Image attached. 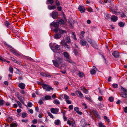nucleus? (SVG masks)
Masks as SVG:
<instances>
[{
	"mask_svg": "<svg viewBox=\"0 0 127 127\" xmlns=\"http://www.w3.org/2000/svg\"><path fill=\"white\" fill-rule=\"evenodd\" d=\"M85 98L88 100L90 101H92V99L90 96H85Z\"/></svg>",
	"mask_w": 127,
	"mask_h": 127,
	"instance_id": "bb28decb",
	"label": "nucleus"
},
{
	"mask_svg": "<svg viewBox=\"0 0 127 127\" xmlns=\"http://www.w3.org/2000/svg\"><path fill=\"white\" fill-rule=\"evenodd\" d=\"M40 75L42 76H46L49 77H51V75H50L49 73H44L42 72L40 73Z\"/></svg>",
	"mask_w": 127,
	"mask_h": 127,
	"instance_id": "f8f14e48",
	"label": "nucleus"
},
{
	"mask_svg": "<svg viewBox=\"0 0 127 127\" xmlns=\"http://www.w3.org/2000/svg\"><path fill=\"white\" fill-rule=\"evenodd\" d=\"M9 70L11 73H12L13 72V69L11 66L9 67Z\"/></svg>",
	"mask_w": 127,
	"mask_h": 127,
	"instance_id": "58836bf2",
	"label": "nucleus"
},
{
	"mask_svg": "<svg viewBox=\"0 0 127 127\" xmlns=\"http://www.w3.org/2000/svg\"><path fill=\"white\" fill-rule=\"evenodd\" d=\"M4 101L2 99H0V105L2 106L4 103Z\"/></svg>",
	"mask_w": 127,
	"mask_h": 127,
	"instance_id": "2f4dec72",
	"label": "nucleus"
},
{
	"mask_svg": "<svg viewBox=\"0 0 127 127\" xmlns=\"http://www.w3.org/2000/svg\"><path fill=\"white\" fill-rule=\"evenodd\" d=\"M66 102L68 104H71V101H70L69 99L67 100L66 101Z\"/></svg>",
	"mask_w": 127,
	"mask_h": 127,
	"instance_id": "680f3d73",
	"label": "nucleus"
},
{
	"mask_svg": "<svg viewBox=\"0 0 127 127\" xmlns=\"http://www.w3.org/2000/svg\"><path fill=\"white\" fill-rule=\"evenodd\" d=\"M37 120L36 119H34L32 121V123L34 124H35L37 123Z\"/></svg>",
	"mask_w": 127,
	"mask_h": 127,
	"instance_id": "6e6d98bb",
	"label": "nucleus"
},
{
	"mask_svg": "<svg viewBox=\"0 0 127 127\" xmlns=\"http://www.w3.org/2000/svg\"><path fill=\"white\" fill-rule=\"evenodd\" d=\"M27 114L26 113L23 112L22 113V116L23 118H25L26 117L27 115Z\"/></svg>",
	"mask_w": 127,
	"mask_h": 127,
	"instance_id": "c03bdc74",
	"label": "nucleus"
},
{
	"mask_svg": "<svg viewBox=\"0 0 127 127\" xmlns=\"http://www.w3.org/2000/svg\"><path fill=\"white\" fill-rule=\"evenodd\" d=\"M111 20L113 22H116L118 19L117 17L114 15H113L111 18Z\"/></svg>",
	"mask_w": 127,
	"mask_h": 127,
	"instance_id": "4468645a",
	"label": "nucleus"
},
{
	"mask_svg": "<svg viewBox=\"0 0 127 127\" xmlns=\"http://www.w3.org/2000/svg\"><path fill=\"white\" fill-rule=\"evenodd\" d=\"M54 123L56 125H59L61 123V122L59 120H57L55 121Z\"/></svg>",
	"mask_w": 127,
	"mask_h": 127,
	"instance_id": "4be33fe9",
	"label": "nucleus"
},
{
	"mask_svg": "<svg viewBox=\"0 0 127 127\" xmlns=\"http://www.w3.org/2000/svg\"><path fill=\"white\" fill-rule=\"evenodd\" d=\"M124 111L125 113H127V106L125 107L124 109Z\"/></svg>",
	"mask_w": 127,
	"mask_h": 127,
	"instance_id": "774afa93",
	"label": "nucleus"
},
{
	"mask_svg": "<svg viewBox=\"0 0 127 127\" xmlns=\"http://www.w3.org/2000/svg\"><path fill=\"white\" fill-rule=\"evenodd\" d=\"M61 34L59 33L56 34L54 36V37L55 38L57 39L61 37Z\"/></svg>",
	"mask_w": 127,
	"mask_h": 127,
	"instance_id": "6ab92c4d",
	"label": "nucleus"
},
{
	"mask_svg": "<svg viewBox=\"0 0 127 127\" xmlns=\"http://www.w3.org/2000/svg\"><path fill=\"white\" fill-rule=\"evenodd\" d=\"M75 93L76 94L78 93L81 98H82L84 97L83 95L81 92L76 90L75 91Z\"/></svg>",
	"mask_w": 127,
	"mask_h": 127,
	"instance_id": "2eb2a0df",
	"label": "nucleus"
},
{
	"mask_svg": "<svg viewBox=\"0 0 127 127\" xmlns=\"http://www.w3.org/2000/svg\"><path fill=\"white\" fill-rule=\"evenodd\" d=\"M87 10L89 12H91L93 11V9L90 7H89L87 8Z\"/></svg>",
	"mask_w": 127,
	"mask_h": 127,
	"instance_id": "4c0bfd02",
	"label": "nucleus"
},
{
	"mask_svg": "<svg viewBox=\"0 0 127 127\" xmlns=\"http://www.w3.org/2000/svg\"><path fill=\"white\" fill-rule=\"evenodd\" d=\"M91 73L92 74H93L96 73L95 70H94V69H92L90 71Z\"/></svg>",
	"mask_w": 127,
	"mask_h": 127,
	"instance_id": "ea45409f",
	"label": "nucleus"
},
{
	"mask_svg": "<svg viewBox=\"0 0 127 127\" xmlns=\"http://www.w3.org/2000/svg\"><path fill=\"white\" fill-rule=\"evenodd\" d=\"M56 8V6L49 5L48 6V8L49 10L55 9Z\"/></svg>",
	"mask_w": 127,
	"mask_h": 127,
	"instance_id": "f3484780",
	"label": "nucleus"
},
{
	"mask_svg": "<svg viewBox=\"0 0 127 127\" xmlns=\"http://www.w3.org/2000/svg\"><path fill=\"white\" fill-rule=\"evenodd\" d=\"M112 12L113 14H115L116 15H117L119 13L118 12H117L115 11H112Z\"/></svg>",
	"mask_w": 127,
	"mask_h": 127,
	"instance_id": "13d9d810",
	"label": "nucleus"
},
{
	"mask_svg": "<svg viewBox=\"0 0 127 127\" xmlns=\"http://www.w3.org/2000/svg\"><path fill=\"white\" fill-rule=\"evenodd\" d=\"M64 47L67 50H68L69 49L70 47L69 46L67 45L66 44H65V45H64Z\"/></svg>",
	"mask_w": 127,
	"mask_h": 127,
	"instance_id": "c9c22d12",
	"label": "nucleus"
},
{
	"mask_svg": "<svg viewBox=\"0 0 127 127\" xmlns=\"http://www.w3.org/2000/svg\"><path fill=\"white\" fill-rule=\"evenodd\" d=\"M111 0H104V2L106 3L107 2H109L110 3L111 2Z\"/></svg>",
	"mask_w": 127,
	"mask_h": 127,
	"instance_id": "052dcab7",
	"label": "nucleus"
},
{
	"mask_svg": "<svg viewBox=\"0 0 127 127\" xmlns=\"http://www.w3.org/2000/svg\"><path fill=\"white\" fill-rule=\"evenodd\" d=\"M22 121L23 122L27 123L28 122V120H22Z\"/></svg>",
	"mask_w": 127,
	"mask_h": 127,
	"instance_id": "69168bd1",
	"label": "nucleus"
},
{
	"mask_svg": "<svg viewBox=\"0 0 127 127\" xmlns=\"http://www.w3.org/2000/svg\"><path fill=\"white\" fill-rule=\"evenodd\" d=\"M74 110L75 111L77 112L79 111V109L77 107H75L74 108Z\"/></svg>",
	"mask_w": 127,
	"mask_h": 127,
	"instance_id": "4d7b16f0",
	"label": "nucleus"
},
{
	"mask_svg": "<svg viewBox=\"0 0 127 127\" xmlns=\"http://www.w3.org/2000/svg\"><path fill=\"white\" fill-rule=\"evenodd\" d=\"M103 118L105 120H106V121L107 122H109V119L106 116H104Z\"/></svg>",
	"mask_w": 127,
	"mask_h": 127,
	"instance_id": "3c124183",
	"label": "nucleus"
},
{
	"mask_svg": "<svg viewBox=\"0 0 127 127\" xmlns=\"http://www.w3.org/2000/svg\"><path fill=\"white\" fill-rule=\"evenodd\" d=\"M59 109L57 108H52L50 109L51 112L53 114H56L59 111Z\"/></svg>",
	"mask_w": 127,
	"mask_h": 127,
	"instance_id": "0eeeda50",
	"label": "nucleus"
},
{
	"mask_svg": "<svg viewBox=\"0 0 127 127\" xmlns=\"http://www.w3.org/2000/svg\"><path fill=\"white\" fill-rule=\"evenodd\" d=\"M53 47H51V48L52 50L54 52L57 53H60L63 52V51L60 50V46L58 45H57L55 46V49H53Z\"/></svg>",
	"mask_w": 127,
	"mask_h": 127,
	"instance_id": "7ed1b4c3",
	"label": "nucleus"
},
{
	"mask_svg": "<svg viewBox=\"0 0 127 127\" xmlns=\"http://www.w3.org/2000/svg\"><path fill=\"white\" fill-rule=\"evenodd\" d=\"M63 54L65 59L70 64H73L74 62L71 59V57L69 54L66 52H64Z\"/></svg>",
	"mask_w": 127,
	"mask_h": 127,
	"instance_id": "f03ea898",
	"label": "nucleus"
},
{
	"mask_svg": "<svg viewBox=\"0 0 127 127\" xmlns=\"http://www.w3.org/2000/svg\"><path fill=\"white\" fill-rule=\"evenodd\" d=\"M66 43H70V40L69 37H67L66 38Z\"/></svg>",
	"mask_w": 127,
	"mask_h": 127,
	"instance_id": "a878e982",
	"label": "nucleus"
},
{
	"mask_svg": "<svg viewBox=\"0 0 127 127\" xmlns=\"http://www.w3.org/2000/svg\"><path fill=\"white\" fill-rule=\"evenodd\" d=\"M54 103L55 104L58 105L60 103V102L58 99H56L54 100Z\"/></svg>",
	"mask_w": 127,
	"mask_h": 127,
	"instance_id": "b1692460",
	"label": "nucleus"
},
{
	"mask_svg": "<svg viewBox=\"0 0 127 127\" xmlns=\"http://www.w3.org/2000/svg\"><path fill=\"white\" fill-rule=\"evenodd\" d=\"M98 125L99 127H106L101 122L99 123Z\"/></svg>",
	"mask_w": 127,
	"mask_h": 127,
	"instance_id": "c85d7f7f",
	"label": "nucleus"
},
{
	"mask_svg": "<svg viewBox=\"0 0 127 127\" xmlns=\"http://www.w3.org/2000/svg\"><path fill=\"white\" fill-rule=\"evenodd\" d=\"M112 86L114 88H118V85L117 84H112Z\"/></svg>",
	"mask_w": 127,
	"mask_h": 127,
	"instance_id": "8fccbe9b",
	"label": "nucleus"
},
{
	"mask_svg": "<svg viewBox=\"0 0 127 127\" xmlns=\"http://www.w3.org/2000/svg\"><path fill=\"white\" fill-rule=\"evenodd\" d=\"M28 105L29 107H31L32 106V103L30 102L28 103Z\"/></svg>",
	"mask_w": 127,
	"mask_h": 127,
	"instance_id": "bf43d9fd",
	"label": "nucleus"
},
{
	"mask_svg": "<svg viewBox=\"0 0 127 127\" xmlns=\"http://www.w3.org/2000/svg\"><path fill=\"white\" fill-rule=\"evenodd\" d=\"M87 40L88 42L91 45L93 42V41L90 38H88L87 39Z\"/></svg>",
	"mask_w": 127,
	"mask_h": 127,
	"instance_id": "cd10ccee",
	"label": "nucleus"
},
{
	"mask_svg": "<svg viewBox=\"0 0 127 127\" xmlns=\"http://www.w3.org/2000/svg\"><path fill=\"white\" fill-rule=\"evenodd\" d=\"M63 61V58L59 56H56L55 59L53 60L52 62L54 65L56 67H58Z\"/></svg>",
	"mask_w": 127,
	"mask_h": 127,
	"instance_id": "f257e3e1",
	"label": "nucleus"
},
{
	"mask_svg": "<svg viewBox=\"0 0 127 127\" xmlns=\"http://www.w3.org/2000/svg\"><path fill=\"white\" fill-rule=\"evenodd\" d=\"M41 85L43 89L45 90H46L48 86V85L44 84H42Z\"/></svg>",
	"mask_w": 127,
	"mask_h": 127,
	"instance_id": "393cba45",
	"label": "nucleus"
},
{
	"mask_svg": "<svg viewBox=\"0 0 127 127\" xmlns=\"http://www.w3.org/2000/svg\"><path fill=\"white\" fill-rule=\"evenodd\" d=\"M57 8L59 11H61L62 10V7L61 6H58Z\"/></svg>",
	"mask_w": 127,
	"mask_h": 127,
	"instance_id": "0e129e2a",
	"label": "nucleus"
},
{
	"mask_svg": "<svg viewBox=\"0 0 127 127\" xmlns=\"http://www.w3.org/2000/svg\"><path fill=\"white\" fill-rule=\"evenodd\" d=\"M91 45L93 47L95 48H97V45L95 42H94Z\"/></svg>",
	"mask_w": 127,
	"mask_h": 127,
	"instance_id": "5701e85b",
	"label": "nucleus"
},
{
	"mask_svg": "<svg viewBox=\"0 0 127 127\" xmlns=\"http://www.w3.org/2000/svg\"><path fill=\"white\" fill-rule=\"evenodd\" d=\"M18 98L21 102L23 104H24V101L21 97H18Z\"/></svg>",
	"mask_w": 127,
	"mask_h": 127,
	"instance_id": "a18cd8bd",
	"label": "nucleus"
},
{
	"mask_svg": "<svg viewBox=\"0 0 127 127\" xmlns=\"http://www.w3.org/2000/svg\"><path fill=\"white\" fill-rule=\"evenodd\" d=\"M56 2L57 5L58 6L60 5V4L59 1L58 0H56Z\"/></svg>",
	"mask_w": 127,
	"mask_h": 127,
	"instance_id": "5fc2aeb1",
	"label": "nucleus"
},
{
	"mask_svg": "<svg viewBox=\"0 0 127 127\" xmlns=\"http://www.w3.org/2000/svg\"><path fill=\"white\" fill-rule=\"evenodd\" d=\"M78 75L79 77L81 78H82L85 76L84 73L82 72L79 71Z\"/></svg>",
	"mask_w": 127,
	"mask_h": 127,
	"instance_id": "dca6fc26",
	"label": "nucleus"
},
{
	"mask_svg": "<svg viewBox=\"0 0 127 127\" xmlns=\"http://www.w3.org/2000/svg\"><path fill=\"white\" fill-rule=\"evenodd\" d=\"M81 90L86 94H87L88 91L85 89V88L81 87Z\"/></svg>",
	"mask_w": 127,
	"mask_h": 127,
	"instance_id": "a211bd4d",
	"label": "nucleus"
},
{
	"mask_svg": "<svg viewBox=\"0 0 127 127\" xmlns=\"http://www.w3.org/2000/svg\"><path fill=\"white\" fill-rule=\"evenodd\" d=\"M46 90V91H50V90L52 91L53 90V88L51 87L48 85V86L47 87Z\"/></svg>",
	"mask_w": 127,
	"mask_h": 127,
	"instance_id": "aec40b11",
	"label": "nucleus"
},
{
	"mask_svg": "<svg viewBox=\"0 0 127 127\" xmlns=\"http://www.w3.org/2000/svg\"><path fill=\"white\" fill-rule=\"evenodd\" d=\"M59 32V33L61 34H64L66 32L65 30H62L61 29H59L58 30Z\"/></svg>",
	"mask_w": 127,
	"mask_h": 127,
	"instance_id": "412c9836",
	"label": "nucleus"
},
{
	"mask_svg": "<svg viewBox=\"0 0 127 127\" xmlns=\"http://www.w3.org/2000/svg\"><path fill=\"white\" fill-rule=\"evenodd\" d=\"M121 90L124 92V93H122L120 95V96L123 97H127V93L126 90L123 87L121 86Z\"/></svg>",
	"mask_w": 127,
	"mask_h": 127,
	"instance_id": "20e7f679",
	"label": "nucleus"
},
{
	"mask_svg": "<svg viewBox=\"0 0 127 127\" xmlns=\"http://www.w3.org/2000/svg\"><path fill=\"white\" fill-rule=\"evenodd\" d=\"M92 111V112L95 115H96L97 116L98 115V112L95 110H93Z\"/></svg>",
	"mask_w": 127,
	"mask_h": 127,
	"instance_id": "7c9ffc66",
	"label": "nucleus"
},
{
	"mask_svg": "<svg viewBox=\"0 0 127 127\" xmlns=\"http://www.w3.org/2000/svg\"><path fill=\"white\" fill-rule=\"evenodd\" d=\"M51 98V97L49 95H46L45 96L44 98L46 100H48Z\"/></svg>",
	"mask_w": 127,
	"mask_h": 127,
	"instance_id": "473e14b6",
	"label": "nucleus"
},
{
	"mask_svg": "<svg viewBox=\"0 0 127 127\" xmlns=\"http://www.w3.org/2000/svg\"><path fill=\"white\" fill-rule=\"evenodd\" d=\"M61 44L62 45H65V44H66V42H65L64 40H61Z\"/></svg>",
	"mask_w": 127,
	"mask_h": 127,
	"instance_id": "79ce46f5",
	"label": "nucleus"
},
{
	"mask_svg": "<svg viewBox=\"0 0 127 127\" xmlns=\"http://www.w3.org/2000/svg\"><path fill=\"white\" fill-rule=\"evenodd\" d=\"M69 108L70 110H72L73 109V106L72 105H69Z\"/></svg>",
	"mask_w": 127,
	"mask_h": 127,
	"instance_id": "e2e57ef3",
	"label": "nucleus"
},
{
	"mask_svg": "<svg viewBox=\"0 0 127 127\" xmlns=\"http://www.w3.org/2000/svg\"><path fill=\"white\" fill-rule=\"evenodd\" d=\"M67 123L69 125L71 126L72 127H75V126L74 122L73 121L68 120L67 121Z\"/></svg>",
	"mask_w": 127,
	"mask_h": 127,
	"instance_id": "9d476101",
	"label": "nucleus"
},
{
	"mask_svg": "<svg viewBox=\"0 0 127 127\" xmlns=\"http://www.w3.org/2000/svg\"><path fill=\"white\" fill-rule=\"evenodd\" d=\"M47 2L48 4H52L54 3V1L53 0H47Z\"/></svg>",
	"mask_w": 127,
	"mask_h": 127,
	"instance_id": "c756f323",
	"label": "nucleus"
},
{
	"mask_svg": "<svg viewBox=\"0 0 127 127\" xmlns=\"http://www.w3.org/2000/svg\"><path fill=\"white\" fill-rule=\"evenodd\" d=\"M109 100L110 102H112L114 100V97L112 96H111L109 98Z\"/></svg>",
	"mask_w": 127,
	"mask_h": 127,
	"instance_id": "37998d69",
	"label": "nucleus"
},
{
	"mask_svg": "<svg viewBox=\"0 0 127 127\" xmlns=\"http://www.w3.org/2000/svg\"><path fill=\"white\" fill-rule=\"evenodd\" d=\"M120 15L121 17H124L126 16L125 14L123 12H121L120 13Z\"/></svg>",
	"mask_w": 127,
	"mask_h": 127,
	"instance_id": "de8ad7c7",
	"label": "nucleus"
},
{
	"mask_svg": "<svg viewBox=\"0 0 127 127\" xmlns=\"http://www.w3.org/2000/svg\"><path fill=\"white\" fill-rule=\"evenodd\" d=\"M18 87L22 89H24L25 88V85L22 83H20L18 84Z\"/></svg>",
	"mask_w": 127,
	"mask_h": 127,
	"instance_id": "ddd939ff",
	"label": "nucleus"
},
{
	"mask_svg": "<svg viewBox=\"0 0 127 127\" xmlns=\"http://www.w3.org/2000/svg\"><path fill=\"white\" fill-rule=\"evenodd\" d=\"M78 9L79 11L82 13H84L85 11V8L83 6H79L78 7Z\"/></svg>",
	"mask_w": 127,
	"mask_h": 127,
	"instance_id": "423d86ee",
	"label": "nucleus"
},
{
	"mask_svg": "<svg viewBox=\"0 0 127 127\" xmlns=\"http://www.w3.org/2000/svg\"><path fill=\"white\" fill-rule=\"evenodd\" d=\"M59 23L58 22H56L54 23L53 22H52L51 24V26H53L55 28H58L59 27Z\"/></svg>",
	"mask_w": 127,
	"mask_h": 127,
	"instance_id": "9b49d317",
	"label": "nucleus"
},
{
	"mask_svg": "<svg viewBox=\"0 0 127 127\" xmlns=\"http://www.w3.org/2000/svg\"><path fill=\"white\" fill-rule=\"evenodd\" d=\"M13 53L14 55H16V56H17V55H19V54L18 53L16 52H15L14 51H13Z\"/></svg>",
	"mask_w": 127,
	"mask_h": 127,
	"instance_id": "338daca9",
	"label": "nucleus"
},
{
	"mask_svg": "<svg viewBox=\"0 0 127 127\" xmlns=\"http://www.w3.org/2000/svg\"><path fill=\"white\" fill-rule=\"evenodd\" d=\"M59 23V24H63L64 23V21L62 19H61L59 21V22H58Z\"/></svg>",
	"mask_w": 127,
	"mask_h": 127,
	"instance_id": "a19ab883",
	"label": "nucleus"
},
{
	"mask_svg": "<svg viewBox=\"0 0 127 127\" xmlns=\"http://www.w3.org/2000/svg\"><path fill=\"white\" fill-rule=\"evenodd\" d=\"M80 43L82 46H85L86 48H88L89 47L88 44L87 42L84 39H82L80 40Z\"/></svg>",
	"mask_w": 127,
	"mask_h": 127,
	"instance_id": "39448f33",
	"label": "nucleus"
},
{
	"mask_svg": "<svg viewBox=\"0 0 127 127\" xmlns=\"http://www.w3.org/2000/svg\"><path fill=\"white\" fill-rule=\"evenodd\" d=\"M112 54L113 56L116 58L118 57L119 56V53L116 51H114L112 53Z\"/></svg>",
	"mask_w": 127,
	"mask_h": 127,
	"instance_id": "6e6552de",
	"label": "nucleus"
},
{
	"mask_svg": "<svg viewBox=\"0 0 127 127\" xmlns=\"http://www.w3.org/2000/svg\"><path fill=\"white\" fill-rule=\"evenodd\" d=\"M64 98L65 99H69V96L66 95H64Z\"/></svg>",
	"mask_w": 127,
	"mask_h": 127,
	"instance_id": "864d4df0",
	"label": "nucleus"
},
{
	"mask_svg": "<svg viewBox=\"0 0 127 127\" xmlns=\"http://www.w3.org/2000/svg\"><path fill=\"white\" fill-rule=\"evenodd\" d=\"M9 23L7 21H5V25L6 26H8L9 25Z\"/></svg>",
	"mask_w": 127,
	"mask_h": 127,
	"instance_id": "603ef678",
	"label": "nucleus"
},
{
	"mask_svg": "<svg viewBox=\"0 0 127 127\" xmlns=\"http://www.w3.org/2000/svg\"><path fill=\"white\" fill-rule=\"evenodd\" d=\"M58 12L54 11L52 12L51 16L53 18L55 19L58 16Z\"/></svg>",
	"mask_w": 127,
	"mask_h": 127,
	"instance_id": "1a4fd4ad",
	"label": "nucleus"
},
{
	"mask_svg": "<svg viewBox=\"0 0 127 127\" xmlns=\"http://www.w3.org/2000/svg\"><path fill=\"white\" fill-rule=\"evenodd\" d=\"M17 103L18 104L20 108H22V106L21 102L19 101H17Z\"/></svg>",
	"mask_w": 127,
	"mask_h": 127,
	"instance_id": "72a5a7b5",
	"label": "nucleus"
},
{
	"mask_svg": "<svg viewBox=\"0 0 127 127\" xmlns=\"http://www.w3.org/2000/svg\"><path fill=\"white\" fill-rule=\"evenodd\" d=\"M119 26L121 27H122L124 26V24L123 22L119 23L118 24Z\"/></svg>",
	"mask_w": 127,
	"mask_h": 127,
	"instance_id": "f704fd0d",
	"label": "nucleus"
},
{
	"mask_svg": "<svg viewBox=\"0 0 127 127\" xmlns=\"http://www.w3.org/2000/svg\"><path fill=\"white\" fill-rule=\"evenodd\" d=\"M10 125L11 127H14L16 126V124L15 123H12Z\"/></svg>",
	"mask_w": 127,
	"mask_h": 127,
	"instance_id": "49530a36",
	"label": "nucleus"
},
{
	"mask_svg": "<svg viewBox=\"0 0 127 127\" xmlns=\"http://www.w3.org/2000/svg\"><path fill=\"white\" fill-rule=\"evenodd\" d=\"M73 52L76 56H77L78 55V53L76 49H74Z\"/></svg>",
	"mask_w": 127,
	"mask_h": 127,
	"instance_id": "e433bc0d",
	"label": "nucleus"
},
{
	"mask_svg": "<svg viewBox=\"0 0 127 127\" xmlns=\"http://www.w3.org/2000/svg\"><path fill=\"white\" fill-rule=\"evenodd\" d=\"M48 115L51 118H54V117L52 114L50 113V112H48Z\"/></svg>",
	"mask_w": 127,
	"mask_h": 127,
	"instance_id": "09e8293b",
	"label": "nucleus"
}]
</instances>
